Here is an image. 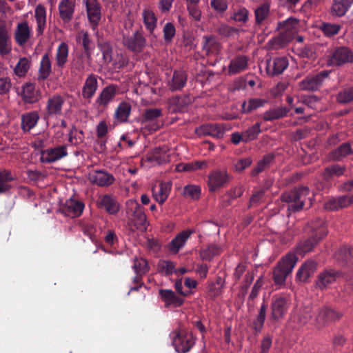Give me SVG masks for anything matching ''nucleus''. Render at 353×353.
<instances>
[{"instance_id": "nucleus-11", "label": "nucleus", "mask_w": 353, "mask_h": 353, "mask_svg": "<svg viewBox=\"0 0 353 353\" xmlns=\"http://www.w3.org/2000/svg\"><path fill=\"white\" fill-rule=\"evenodd\" d=\"M290 303L287 298L274 295L271 302V319L274 321L283 319L288 311Z\"/></svg>"}, {"instance_id": "nucleus-7", "label": "nucleus", "mask_w": 353, "mask_h": 353, "mask_svg": "<svg viewBox=\"0 0 353 353\" xmlns=\"http://www.w3.org/2000/svg\"><path fill=\"white\" fill-rule=\"evenodd\" d=\"M172 334V343L178 353L188 352L195 344V339L192 334L184 329L176 330Z\"/></svg>"}, {"instance_id": "nucleus-62", "label": "nucleus", "mask_w": 353, "mask_h": 353, "mask_svg": "<svg viewBox=\"0 0 353 353\" xmlns=\"http://www.w3.org/2000/svg\"><path fill=\"white\" fill-rule=\"evenodd\" d=\"M30 68V63L28 59L21 58L14 68V72L19 77H23Z\"/></svg>"}, {"instance_id": "nucleus-15", "label": "nucleus", "mask_w": 353, "mask_h": 353, "mask_svg": "<svg viewBox=\"0 0 353 353\" xmlns=\"http://www.w3.org/2000/svg\"><path fill=\"white\" fill-rule=\"evenodd\" d=\"M195 132L199 137L210 136L220 139L223 137L225 129L223 125L221 123H206L196 128Z\"/></svg>"}, {"instance_id": "nucleus-39", "label": "nucleus", "mask_w": 353, "mask_h": 353, "mask_svg": "<svg viewBox=\"0 0 353 353\" xmlns=\"http://www.w3.org/2000/svg\"><path fill=\"white\" fill-rule=\"evenodd\" d=\"M170 188L166 183H161L152 188L153 197L159 204H163L170 194Z\"/></svg>"}, {"instance_id": "nucleus-40", "label": "nucleus", "mask_w": 353, "mask_h": 353, "mask_svg": "<svg viewBox=\"0 0 353 353\" xmlns=\"http://www.w3.org/2000/svg\"><path fill=\"white\" fill-rule=\"evenodd\" d=\"M352 4L351 0H334L331 8V14L336 17L343 16Z\"/></svg>"}, {"instance_id": "nucleus-45", "label": "nucleus", "mask_w": 353, "mask_h": 353, "mask_svg": "<svg viewBox=\"0 0 353 353\" xmlns=\"http://www.w3.org/2000/svg\"><path fill=\"white\" fill-rule=\"evenodd\" d=\"M131 112V105L127 102H121L115 110V118L120 122L127 121Z\"/></svg>"}, {"instance_id": "nucleus-27", "label": "nucleus", "mask_w": 353, "mask_h": 353, "mask_svg": "<svg viewBox=\"0 0 353 353\" xmlns=\"http://www.w3.org/2000/svg\"><path fill=\"white\" fill-rule=\"evenodd\" d=\"M11 41L8 35L6 22L0 19V54L6 55L11 52Z\"/></svg>"}, {"instance_id": "nucleus-30", "label": "nucleus", "mask_w": 353, "mask_h": 353, "mask_svg": "<svg viewBox=\"0 0 353 353\" xmlns=\"http://www.w3.org/2000/svg\"><path fill=\"white\" fill-rule=\"evenodd\" d=\"M339 273L334 270H326L321 273L316 281V285L321 290L325 289L339 277Z\"/></svg>"}, {"instance_id": "nucleus-5", "label": "nucleus", "mask_w": 353, "mask_h": 353, "mask_svg": "<svg viewBox=\"0 0 353 353\" xmlns=\"http://www.w3.org/2000/svg\"><path fill=\"white\" fill-rule=\"evenodd\" d=\"M100 49L104 61L110 64L113 70H120L127 65L128 59L121 50L112 48L108 43L100 44Z\"/></svg>"}, {"instance_id": "nucleus-44", "label": "nucleus", "mask_w": 353, "mask_h": 353, "mask_svg": "<svg viewBox=\"0 0 353 353\" xmlns=\"http://www.w3.org/2000/svg\"><path fill=\"white\" fill-rule=\"evenodd\" d=\"M52 71L51 61L48 54H45L41 60L39 70V78L42 79H47Z\"/></svg>"}, {"instance_id": "nucleus-36", "label": "nucleus", "mask_w": 353, "mask_h": 353, "mask_svg": "<svg viewBox=\"0 0 353 353\" xmlns=\"http://www.w3.org/2000/svg\"><path fill=\"white\" fill-rule=\"evenodd\" d=\"M39 119V114L35 112H30L21 116V128L24 132H29L34 128Z\"/></svg>"}, {"instance_id": "nucleus-37", "label": "nucleus", "mask_w": 353, "mask_h": 353, "mask_svg": "<svg viewBox=\"0 0 353 353\" xmlns=\"http://www.w3.org/2000/svg\"><path fill=\"white\" fill-rule=\"evenodd\" d=\"M290 108L284 107H277L270 109L263 113V119L266 121H271L285 117L290 112Z\"/></svg>"}, {"instance_id": "nucleus-53", "label": "nucleus", "mask_w": 353, "mask_h": 353, "mask_svg": "<svg viewBox=\"0 0 353 353\" xmlns=\"http://www.w3.org/2000/svg\"><path fill=\"white\" fill-rule=\"evenodd\" d=\"M132 268L136 274L145 275L149 270L148 261L142 258L135 259Z\"/></svg>"}, {"instance_id": "nucleus-64", "label": "nucleus", "mask_w": 353, "mask_h": 353, "mask_svg": "<svg viewBox=\"0 0 353 353\" xmlns=\"http://www.w3.org/2000/svg\"><path fill=\"white\" fill-rule=\"evenodd\" d=\"M258 78L252 75L248 74L244 77H241L239 79L241 88H247V87H254L256 85V81H258Z\"/></svg>"}, {"instance_id": "nucleus-47", "label": "nucleus", "mask_w": 353, "mask_h": 353, "mask_svg": "<svg viewBox=\"0 0 353 353\" xmlns=\"http://www.w3.org/2000/svg\"><path fill=\"white\" fill-rule=\"evenodd\" d=\"M261 132V125L259 123H256L249 127L247 130L242 132L244 137V142L248 143L256 139Z\"/></svg>"}, {"instance_id": "nucleus-18", "label": "nucleus", "mask_w": 353, "mask_h": 353, "mask_svg": "<svg viewBox=\"0 0 353 353\" xmlns=\"http://www.w3.org/2000/svg\"><path fill=\"white\" fill-rule=\"evenodd\" d=\"M66 156H68L67 146L62 145L42 151L41 161L43 163H50L57 161Z\"/></svg>"}, {"instance_id": "nucleus-13", "label": "nucleus", "mask_w": 353, "mask_h": 353, "mask_svg": "<svg viewBox=\"0 0 353 353\" xmlns=\"http://www.w3.org/2000/svg\"><path fill=\"white\" fill-rule=\"evenodd\" d=\"M122 43L129 50L135 52H141L145 46L146 40L143 35L137 30L131 36L123 33Z\"/></svg>"}, {"instance_id": "nucleus-34", "label": "nucleus", "mask_w": 353, "mask_h": 353, "mask_svg": "<svg viewBox=\"0 0 353 353\" xmlns=\"http://www.w3.org/2000/svg\"><path fill=\"white\" fill-rule=\"evenodd\" d=\"M69 48L67 43L62 42L58 46L55 57L54 70L63 68L68 61Z\"/></svg>"}, {"instance_id": "nucleus-55", "label": "nucleus", "mask_w": 353, "mask_h": 353, "mask_svg": "<svg viewBox=\"0 0 353 353\" xmlns=\"http://www.w3.org/2000/svg\"><path fill=\"white\" fill-rule=\"evenodd\" d=\"M341 28V26L340 25L330 23H323L321 26V30L328 37L337 34Z\"/></svg>"}, {"instance_id": "nucleus-33", "label": "nucleus", "mask_w": 353, "mask_h": 353, "mask_svg": "<svg viewBox=\"0 0 353 353\" xmlns=\"http://www.w3.org/2000/svg\"><path fill=\"white\" fill-rule=\"evenodd\" d=\"M63 103L64 99L59 95H55L50 98L47 103L46 117L48 118L53 115L60 114Z\"/></svg>"}, {"instance_id": "nucleus-29", "label": "nucleus", "mask_w": 353, "mask_h": 353, "mask_svg": "<svg viewBox=\"0 0 353 353\" xmlns=\"http://www.w3.org/2000/svg\"><path fill=\"white\" fill-rule=\"evenodd\" d=\"M32 34V29L27 21L21 22L17 24L14 39L19 46H23L28 42Z\"/></svg>"}, {"instance_id": "nucleus-58", "label": "nucleus", "mask_w": 353, "mask_h": 353, "mask_svg": "<svg viewBox=\"0 0 353 353\" xmlns=\"http://www.w3.org/2000/svg\"><path fill=\"white\" fill-rule=\"evenodd\" d=\"M266 190L265 188H263L260 190L253 193L248 203V208L252 206H258L261 203L264 201Z\"/></svg>"}, {"instance_id": "nucleus-24", "label": "nucleus", "mask_w": 353, "mask_h": 353, "mask_svg": "<svg viewBox=\"0 0 353 353\" xmlns=\"http://www.w3.org/2000/svg\"><path fill=\"white\" fill-rule=\"evenodd\" d=\"M352 202V196L345 195L338 198L331 197L325 202L324 207L327 210L335 211L347 207Z\"/></svg>"}, {"instance_id": "nucleus-26", "label": "nucleus", "mask_w": 353, "mask_h": 353, "mask_svg": "<svg viewBox=\"0 0 353 353\" xmlns=\"http://www.w3.org/2000/svg\"><path fill=\"white\" fill-rule=\"evenodd\" d=\"M248 66V58L244 55H238L230 61L227 73L229 75L236 74L245 70Z\"/></svg>"}, {"instance_id": "nucleus-54", "label": "nucleus", "mask_w": 353, "mask_h": 353, "mask_svg": "<svg viewBox=\"0 0 353 353\" xmlns=\"http://www.w3.org/2000/svg\"><path fill=\"white\" fill-rule=\"evenodd\" d=\"M255 19L257 24H261L270 14V6L264 3L255 9Z\"/></svg>"}, {"instance_id": "nucleus-41", "label": "nucleus", "mask_w": 353, "mask_h": 353, "mask_svg": "<svg viewBox=\"0 0 353 353\" xmlns=\"http://www.w3.org/2000/svg\"><path fill=\"white\" fill-rule=\"evenodd\" d=\"M268 103L267 99H250L248 101H244L241 104V112L248 114L251 112L263 107Z\"/></svg>"}, {"instance_id": "nucleus-52", "label": "nucleus", "mask_w": 353, "mask_h": 353, "mask_svg": "<svg viewBox=\"0 0 353 353\" xmlns=\"http://www.w3.org/2000/svg\"><path fill=\"white\" fill-rule=\"evenodd\" d=\"M162 115L161 110L158 108H148L142 114L141 120L143 123H148L156 121Z\"/></svg>"}, {"instance_id": "nucleus-61", "label": "nucleus", "mask_w": 353, "mask_h": 353, "mask_svg": "<svg viewBox=\"0 0 353 353\" xmlns=\"http://www.w3.org/2000/svg\"><path fill=\"white\" fill-rule=\"evenodd\" d=\"M115 90H103L97 102L101 105H106L115 96Z\"/></svg>"}, {"instance_id": "nucleus-25", "label": "nucleus", "mask_w": 353, "mask_h": 353, "mask_svg": "<svg viewBox=\"0 0 353 353\" xmlns=\"http://www.w3.org/2000/svg\"><path fill=\"white\" fill-rule=\"evenodd\" d=\"M317 263L314 260H307L299 268L296 274V279L301 282H305L314 273Z\"/></svg>"}, {"instance_id": "nucleus-50", "label": "nucleus", "mask_w": 353, "mask_h": 353, "mask_svg": "<svg viewBox=\"0 0 353 353\" xmlns=\"http://www.w3.org/2000/svg\"><path fill=\"white\" fill-rule=\"evenodd\" d=\"M351 152L350 144L344 143L340 145L337 149L333 150L330 154V157L334 161H339L341 158L350 154Z\"/></svg>"}, {"instance_id": "nucleus-8", "label": "nucleus", "mask_w": 353, "mask_h": 353, "mask_svg": "<svg viewBox=\"0 0 353 353\" xmlns=\"http://www.w3.org/2000/svg\"><path fill=\"white\" fill-rule=\"evenodd\" d=\"M345 168L338 164L326 167L321 174L323 181L317 184V189L327 192L332 186V180L335 176H340L344 174Z\"/></svg>"}, {"instance_id": "nucleus-42", "label": "nucleus", "mask_w": 353, "mask_h": 353, "mask_svg": "<svg viewBox=\"0 0 353 353\" xmlns=\"http://www.w3.org/2000/svg\"><path fill=\"white\" fill-rule=\"evenodd\" d=\"M25 103L37 102L41 98L39 90H17Z\"/></svg>"}, {"instance_id": "nucleus-14", "label": "nucleus", "mask_w": 353, "mask_h": 353, "mask_svg": "<svg viewBox=\"0 0 353 353\" xmlns=\"http://www.w3.org/2000/svg\"><path fill=\"white\" fill-rule=\"evenodd\" d=\"M90 182L99 187H108L114 183V176L104 170H94L89 172Z\"/></svg>"}, {"instance_id": "nucleus-3", "label": "nucleus", "mask_w": 353, "mask_h": 353, "mask_svg": "<svg viewBox=\"0 0 353 353\" xmlns=\"http://www.w3.org/2000/svg\"><path fill=\"white\" fill-rule=\"evenodd\" d=\"M298 259L295 253L289 252L278 261L272 272L276 285L281 287L285 285L288 276L292 273Z\"/></svg>"}, {"instance_id": "nucleus-60", "label": "nucleus", "mask_w": 353, "mask_h": 353, "mask_svg": "<svg viewBox=\"0 0 353 353\" xmlns=\"http://www.w3.org/2000/svg\"><path fill=\"white\" fill-rule=\"evenodd\" d=\"M80 227L83 233L93 241L97 231L94 225L91 221H83L81 223Z\"/></svg>"}, {"instance_id": "nucleus-63", "label": "nucleus", "mask_w": 353, "mask_h": 353, "mask_svg": "<svg viewBox=\"0 0 353 353\" xmlns=\"http://www.w3.org/2000/svg\"><path fill=\"white\" fill-rule=\"evenodd\" d=\"M158 267L159 272L168 276L174 273L175 264L172 261L163 260L159 262Z\"/></svg>"}, {"instance_id": "nucleus-56", "label": "nucleus", "mask_w": 353, "mask_h": 353, "mask_svg": "<svg viewBox=\"0 0 353 353\" xmlns=\"http://www.w3.org/2000/svg\"><path fill=\"white\" fill-rule=\"evenodd\" d=\"M201 192V190L200 186L196 185H188L184 188L183 195L185 197L197 200L200 198Z\"/></svg>"}, {"instance_id": "nucleus-17", "label": "nucleus", "mask_w": 353, "mask_h": 353, "mask_svg": "<svg viewBox=\"0 0 353 353\" xmlns=\"http://www.w3.org/2000/svg\"><path fill=\"white\" fill-rule=\"evenodd\" d=\"M221 45L214 35H205L202 38L201 50L206 56H216L221 52Z\"/></svg>"}, {"instance_id": "nucleus-43", "label": "nucleus", "mask_w": 353, "mask_h": 353, "mask_svg": "<svg viewBox=\"0 0 353 353\" xmlns=\"http://www.w3.org/2000/svg\"><path fill=\"white\" fill-rule=\"evenodd\" d=\"M275 156L273 154H268L262 158L261 161H259L256 165L252 170L251 176H256L261 172H262L265 168L269 165L274 159Z\"/></svg>"}, {"instance_id": "nucleus-31", "label": "nucleus", "mask_w": 353, "mask_h": 353, "mask_svg": "<svg viewBox=\"0 0 353 353\" xmlns=\"http://www.w3.org/2000/svg\"><path fill=\"white\" fill-rule=\"evenodd\" d=\"M159 294L165 302V306L172 305L174 307L181 306L183 303V299L178 296L175 292L171 290L161 289Z\"/></svg>"}, {"instance_id": "nucleus-59", "label": "nucleus", "mask_w": 353, "mask_h": 353, "mask_svg": "<svg viewBox=\"0 0 353 353\" xmlns=\"http://www.w3.org/2000/svg\"><path fill=\"white\" fill-rule=\"evenodd\" d=\"M187 76L184 72H174L172 77V88H181L185 85Z\"/></svg>"}, {"instance_id": "nucleus-32", "label": "nucleus", "mask_w": 353, "mask_h": 353, "mask_svg": "<svg viewBox=\"0 0 353 353\" xmlns=\"http://www.w3.org/2000/svg\"><path fill=\"white\" fill-rule=\"evenodd\" d=\"M34 18L37 23V35L41 36L46 27V10L41 4L37 5L35 8Z\"/></svg>"}, {"instance_id": "nucleus-16", "label": "nucleus", "mask_w": 353, "mask_h": 353, "mask_svg": "<svg viewBox=\"0 0 353 353\" xmlns=\"http://www.w3.org/2000/svg\"><path fill=\"white\" fill-rule=\"evenodd\" d=\"M352 53L349 49L339 48L331 55L326 57V64L328 66H339L350 61Z\"/></svg>"}, {"instance_id": "nucleus-38", "label": "nucleus", "mask_w": 353, "mask_h": 353, "mask_svg": "<svg viewBox=\"0 0 353 353\" xmlns=\"http://www.w3.org/2000/svg\"><path fill=\"white\" fill-rule=\"evenodd\" d=\"M14 181V177L9 170H0V194L10 192L12 185L10 182Z\"/></svg>"}, {"instance_id": "nucleus-4", "label": "nucleus", "mask_w": 353, "mask_h": 353, "mask_svg": "<svg viewBox=\"0 0 353 353\" xmlns=\"http://www.w3.org/2000/svg\"><path fill=\"white\" fill-rule=\"evenodd\" d=\"M310 188L307 186L300 185L290 191L282 194L281 199L283 202L292 203L288 210L294 212L301 210L305 205L304 199L309 194Z\"/></svg>"}, {"instance_id": "nucleus-6", "label": "nucleus", "mask_w": 353, "mask_h": 353, "mask_svg": "<svg viewBox=\"0 0 353 353\" xmlns=\"http://www.w3.org/2000/svg\"><path fill=\"white\" fill-rule=\"evenodd\" d=\"M126 205V212L135 228L139 230H145L149 223L141 205L135 200L128 201Z\"/></svg>"}, {"instance_id": "nucleus-23", "label": "nucleus", "mask_w": 353, "mask_h": 353, "mask_svg": "<svg viewBox=\"0 0 353 353\" xmlns=\"http://www.w3.org/2000/svg\"><path fill=\"white\" fill-rule=\"evenodd\" d=\"M329 72L323 71L321 72L307 76L301 82L302 88H316L321 86L323 82L328 77Z\"/></svg>"}, {"instance_id": "nucleus-35", "label": "nucleus", "mask_w": 353, "mask_h": 353, "mask_svg": "<svg viewBox=\"0 0 353 353\" xmlns=\"http://www.w3.org/2000/svg\"><path fill=\"white\" fill-rule=\"evenodd\" d=\"M101 208L110 214H115L119 210V205L116 199L111 195L105 194L103 196L99 201Z\"/></svg>"}, {"instance_id": "nucleus-46", "label": "nucleus", "mask_w": 353, "mask_h": 353, "mask_svg": "<svg viewBox=\"0 0 353 353\" xmlns=\"http://www.w3.org/2000/svg\"><path fill=\"white\" fill-rule=\"evenodd\" d=\"M336 261L341 265H347L352 261V252L350 248L341 247L335 255Z\"/></svg>"}, {"instance_id": "nucleus-51", "label": "nucleus", "mask_w": 353, "mask_h": 353, "mask_svg": "<svg viewBox=\"0 0 353 353\" xmlns=\"http://www.w3.org/2000/svg\"><path fill=\"white\" fill-rule=\"evenodd\" d=\"M221 253V248L216 244H211L201 252V257L205 261H210L214 256Z\"/></svg>"}, {"instance_id": "nucleus-20", "label": "nucleus", "mask_w": 353, "mask_h": 353, "mask_svg": "<svg viewBox=\"0 0 353 353\" xmlns=\"http://www.w3.org/2000/svg\"><path fill=\"white\" fill-rule=\"evenodd\" d=\"M288 66V60L285 57H276L267 60L265 68L270 76L281 74Z\"/></svg>"}, {"instance_id": "nucleus-9", "label": "nucleus", "mask_w": 353, "mask_h": 353, "mask_svg": "<svg viewBox=\"0 0 353 353\" xmlns=\"http://www.w3.org/2000/svg\"><path fill=\"white\" fill-rule=\"evenodd\" d=\"M231 179V175L226 170H216L211 172L208 177L209 191L214 192L225 187Z\"/></svg>"}, {"instance_id": "nucleus-10", "label": "nucleus", "mask_w": 353, "mask_h": 353, "mask_svg": "<svg viewBox=\"0 0 353 353\" xmlns=\"http://www.w3.org/2000/svg\"><path fill=\"white\" fill-rule=\"evenodd\" d=\"M341 314L334 309L323 306L318 310L315 319V325L319 328L325 327L330 323L339 320L341 317Z\"/></svg>"}, {"instance_id": "nucleus-49", "label": "nucleus", "mask_w": 353, "mask_h": 353, "mask_svg": "<svg viewBox=\"0 0 353 353\" xmlns=\"http://www.w3.org/2000/svg\"><path fill=\"white\" fill-rule=\"evenodd\" d=\"M266 310L267 305L265 301H263L260 307L259 314L253 323L254 329L256 332H260L263 327L266 316Z\"/></svg>"}, {"instance_id": "nucleus-48", "label": "nucleus", "mask_w": 353, "mask_h": 353, "mask_svg": "<svg viewBox=\"0 0 353 353\" xmlns=\"http://www.w3.org/2000/svg\"><path fill=\"white\" fill-rule=\"evenodd\" d=\"M143 19L144 24L146 28L152 32L157 26V19L154 15V13L150 10H144L143 11Z\"/></svg>"}, {"instance_id": "nucleus-57", "label": "nucleus", "mask_w": 353, "mask_h": 353, "mask_svg": "<svg viewBox=\"0 0 353 353\" xmlns=\"http://www.w3.org/2000/svg\"><path fill=\"white\" fill-rule=\"evenodd\" d=\"M216 32L222 37H230L236 34L239 30L226 23H219L217 26Z\"/></svg>"}, {"instance_id": "nucleus-21", "label": "nucleus", "mask_w": 353, "mask_h": 353, "mask_svg": "<svg viewBox=\"0 0 353 353\" xmlns=\"http://www.w3.org/2000/svg\"><path fill=\"white\" fill-rule=\"evenodd\" d=\"M195 232V230L188 228L179 232L168 244V250L172 254H177L185 244L190 236Z\"/></svg>"}, {"instance_id": "nucleus-2", "label": "nucleus", "mask_w": 353, "mask_h": 353, "mask_svg": "<svg viewBox=\"0 0 353 353\" xmlns=\"http://www.w3.org/2000/svg\"><path fill=\"white\" fill-rule=\"evenodd\" d=\"M311 234L310 236L303 239L296 245V253L299 255H304L311 252L313 248L327 235V230L323 219H317L316 223L310 225Z\"/></svg>"}, {"instance_id": "nucleus-12", "label": "nucleus", "mask_w": 353, "mask_h": 353, "mask_svg": "<svg viewBox=\"0 0 353 353\" xmlns=\"http://www.w3.org/2000/svg\"><path fill=\"white\" fill-rule=\"evenodd\" d=\"M86 13L89 23L93 30H95L101 20V8L97 0H85Z\"/></svg>"}, {"instance_id": "nucleus-22", "label": "nucleus", "mask_w": 353, "mask_h": 353, "mask_svg": "<svg viewBox=\"0 0 353 353\" xmlns=\"http://www.w3.org/2000/svg\"><path fill=\"white\" fill-rule=\"evenodd\" d=\"M75 4V0H61L59 2L58 6L59 14L63 23H68L72 19Z\"/></svg>"}, {"instance_id": "nucleus-19", "label": "nucleus", "mask_w": 353, "mask_h": 353, "mask_svg": "<svg viewBox=\"0 0 353 353\" xmlns=\"http://www.w3.org/2000/svg\"><path fill=\"white\" fill-rule=\"evenodd\" d=\"M84 207V203L82 201L74 199H69L66 200L60 210L65 216L76 218L81 215Z\"/></svg>"}, {"instance_id": "nucleus-1", "label": "nucleus", "mask_w": 353, "mask_h": 353, "mask_svg": "<svg viewBox=\"0 0 353 353\" xmlns=\"http://www.w3.org/2000/svg\"><path fill=\"white\" fill-rule=\"evenodd\" d=\"M301 28L299 19L290 17L279 23L278 30L280 33L271 40V44L274 48H281L295 38Z\"/></svg>"}, {"instance_id": "nucleus-28", "label": "nucleus", "mask_w": 353, "mask_h": 353, "mask_svg": "<svg viewBox=\"0 0 353 353\" xmlns=\"http://www.w3.org/2000/svg\"><path fill=\"white\" fill-rule=\"evenodd\" d=\"M147 161L159 165L170 161L169 150L166 147H159L154 149L147 155Z\"/></svg>"}]
</instances>
